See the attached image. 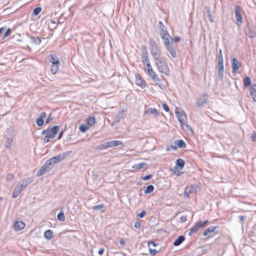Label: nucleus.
<instances>
[{
	"label": "nucleus",
	"instance_id": "nucleus-63",
	"mask_svg": "<svg viewBox=\"0 0 256 256\" xmlns=\"http://www.w3.org/2000/svg\"><path fill=\"white\" fill-rule=\"evenodd\" d=\"M240 220H241L242 222L244 223V220H245V217L242 216H241L240 217Z\"/></svg>",
	"mask_w": 256,
	"mask_h": 256
},
{
	"label": "nucleus",
	"instance_id": "nucleus-49",
	"mask_svg": "<svg viewBox=\"0 0 256 256\" xmlns=\"http://www.w3.org/2000/svg\"><path fill=\"white\" fill-rule=\"evenodd\" d=\"M242 23V17H236V24L238 26H240Z\"/></svg>",
	"mask_w": 256,
	"mask_h": 256
},
{
	"label": "nucleus",
	"instance_id": "nucleus-11",
	"mask_svg": "<svg viewBox=\"0 0 256 256\" xmlns=\"http://www.w3.org/2000/svg\"><path fill=\"white\" fill-rule=\"evenodd\" d=\"M246 34L250 38H254L256 36L254 30L250 26H248L245 30Z\"/></svg>",
	"mask_w": 256,
	"mask_h": 256
},
{
	"label": "nucleus",
	"instance_id": "nucleus-1",
	"mask_svg": "<svg viewBox=\"0 0 256 256\" xmlns=\"http://www.w3.org/2000/svg\"><path fill=\"white\" fill-rule=\"evenodd\" d=\"M150 53L158 71L168 76L170 70L166 58L162 56L160 48L155 42H150Z\"/></svg>",
	"mask_w": 256,
	"mask_h": 256
},
{
	"label": "nucleus",
	"instance_id": "nucleus-21",
	"mask_svg": "<svg viewBox=\"0 0 256 256\" xmlns=\"http://www.w3.org/2000/svg\"><path fill=\"white\" fill-rule=\"evenodd\" d=\"M217 228L216 226H210L208 228H206L204 234L203 236H208V237L212 236V235L210 234L214 232L215 230Z\"/></svg>",
	"mask_w": 256,
	"mask_h": 256
},
{
	"label": "nucleus",
	"instance_id": "nucleus-46",
	"mask_svg": "<svg viewBox=\"0 0 256 256\" xmlns=\"http://www.w3.org/2000/svg\"><path fill=\"white\" fill-rule=\"evenodd\" d=\"M30 39L36 45L40 44L41 42L40 39L38 37H32Z\"/></svg>",
	"mask_w": 256,
	"mask_h": 256
},
{
	"label": "nucleus",
	"instance_id": "nucleus-7",
	"mask_svg": "<svg viewBox=\"0 0 256 256\" xmlns=\"http://www.w3.org/2000/svg\"><path fill=\"white\" fill-rule=\"evenodd\" d=\"M149 76L151 77L152 80L155 82L161 88L160 86V78L158 77V76L156 74V72L153 70L152 68H149L147 70Z\"/></svg>",
	"mask_w": 256,
	"mask_h": 256
},
{
	"label": "nucleus",
	"instance_id": "nucleus-48",
	"mask_svg": "<svg viewBox=\"0 0 256 256\" xmlns=\"http://www.w3.org/2000/svg\"><path fill=\"white\" fill-rule=\"evenodd\" d=\"M14 178V176L12 174L10 173L6 176V180L8 181H12Z\"/></svg>",
	"mask_w": 256,
	"mask_h": 256
},
{
	"label": "nucleus",
	"instance_id": "nucleus-37",
	"mask_svg": "<svg viewBox=\"0 0 256 256\" xmlns=\"http://www.w3.org/2000/svg\"><path fill=\"white\" fill-rule=\"evenodd\" d=\"M196 223L200 229L201 228H203L205 227L208 224V220H206L204 222L200 221V222H198Z\"/></svg>",
	"mask_w": 256,
	"mask_h": 256
},
{
	"label": "nucleus",
	"instance_id": "nucleus-30",
	"mask_svg": "<svg viewBox=\"0 0 256 256\" xmlns=\"http://www.w3.org/2000/svg\"><path fill=\"white\" fill-rule=\"evenodd\" d=\"M44 237L48 240H50L53 237V232L52 230H47L44 232Z\"/></svg>",
	"mask_w": 256,
	"mask_h": 256
},
{
	"label": "nucleus",
	"instance_id": "nucleus-56",
	"mask_svg": "<svg viewBox=\"0 0 256 256\" xmlns=\"http://www.w3.org/2000/svg\"><path fill=\"white\" fill-rule=\"evenodd\" d=\"M162 108L164 110L166 111V112H168L169 111L168 106H167L166 104H162Z\"/></svg>",
	"mask_w": 256,
	"mask_h": 256
},
{
	"label": "nucleus",
	"instance_id": "nucleus-23",
	"mask_svg": "<svg viewBox=\"0 0 256 256\" xmlns=\"http://www.w3.org/2000/svg\"><path fill=\"white\" fill-rule=\"evenodd\" d=\"M158 27L159 30V34L160 35H162V34L166 33L168 32L166 28L164 25L161 21H160L158 23Z\"/></svg>",
	"mask_w": 256,
	"mask_h": 256
},
{
	"label": "nucleus",
	"instance_id": "nucleus-2",
	"mask_svg": "<svg viewBox=\"0 0 256 256\" xmlns=\"http://www.w3.org/2000/svg\"><path fill=\"white\" fill-rule=\"evenodd\" d=\"M32 181V179L31 178H29L26 179H24L20 182L18 183L14 190L12 197L13 198L18 197L20 192L26 188L28 185Z\"/></svg>",
	"mask_w": 256,
	"mask_h": 256
},
{
	"label": "nucleus",
	"instance_id": "nucleus-22",
	"mask_svg": "<svg viewBox=\"0 0 256 256\" xmlns=\"http://www.w3.org/2000/svg\"><path fill=\"white\" fill-rule=\"evenodd\" d=\"M240 64L236 58H234L232 60V68L234 72H236L240 68Z\"/></svg>",
	"mask_w": 256,
	"mask_h": 256
},
{
	"label": "nucleus",
	"instance_id": "nucleus-4",
	"mask_svg": "<svg viewBox=\"0 0 256 256\" xmlns=\"http://www.w3.org/2000/svg\"><path fill=\"white\" fill-rule=\"evenodd\" d=\"M166 48L169 54H168V56L170 59L176 58L177 57V54L176 52L175 48L173 46L172 42L166 45Z\"/></svg>",
	"mask_w": 256,
	"mask_h": 256
},
{
	"label": "nucleus",
	"instance_id": "nucleus-51",
	"mask_svg": "<svg viewBox=\"0 0 256 256\" xmlns=\"http://www.w3.org/2000/svg\"><path fill=\"white\" fill-rule=\"evenodd\" d=\"M51 138L48 136V134H46V136L43 139V142L44 144H46L50 141V139Z\"/></svg>",
	"mask_w": 256,
	"mask_h": 256
},
{
	"label": "nucleus",
	"instance_id": "nucleus-55",
	"mask_svg": "<svg viewBox=\"0 0 256 256\" xmlns=\"http://www.w3.org/2000/svg\"><path fill=\"white\" fill-rule=\"evenodd\" d=\"M152 177V174H148L143 177L142 180H147L150 179Z\"/></svg>",
	"mask_w": 256,
	"mask_h": 256
},
{
	"label": "nucleus",
	"instance_id": "nucleus-64",
	"mask_svg": "<svg viewBox=\"0 0 256 256\" xmlns=\"http://www.w3.org/2000/svg\"><path fill=\"white\" fill-rule=\"evenodd\" d=\"M50 22L52 24H56L58 22V18H56V20H52Z\"/></svg>",
	"mask_w": 256,
	"mask_h": 256
},
{
	"label": "nucleus",
	"instance_id": "nucleus-62",
	"mask_svg": "<svg viewBox=\"0 0 256 256\" xmlns=\"http://www.w3.org/2000/svg\"><path fill=\"white\" fill-rule=\"evenodd\" d=\"M218 58H222V50L221 49L219 50Z\"/></svg>",
	"mask_w": 256,
	"mask_h": 256
},
{
	"label": "nucleus",
	"instance_id": "nucleus-60",
	"mask_svg": "<svg viewBox=\"0 0 256 256\" xmlns=\"http://www.w3.org/2000/svg\"><path fill=\"white\" fill-rule=\"evenodd\" d=\"M180 40V37H178V36H177V37H174V42H179Z\"/></svg>",
	"mask_w": 256,
	"mask_h": 256
},
{
	"label": "nucleus",
	"instance_id": "nucleus-12",
	"mask_svg": "<svg viewBox=\"0 0 256 256\" xmlns=\"http://www.w3.org/2000/svg\"><path fill=\"white\" fill-rule=\"evenodd\" d=\"M161 38L164 40V45L168 44L170 43V39H172L171 36L169 34L168 32H166V33H164L162 35H160Z\"/></svg>",
	"mask_w": 256,
	"mask_h": 256
},
{
	"label": "nucleus",
	"instance_id": "nucleus-18",
	"mask_svg": "<svg viewBox=\"0 0 256 256\" xmlns=\"http://www.w3.org/2000/svg\"><path fill=\"white\" fill-rule=\"evenodd\" d=\"M158 112L156 108H148L145 110L144 112V114H150L154 116H156L158 115Z\"/></svg>",
	"mask_w": 256,
	"mask_h": 256
},
{
	"label": "nucleus",
	"instance_id": "nucleus-28",
	"mask_svg": "<svg viewBox=\"0 0 256 256\" xmlns=\"http://www.w3.org/2000/svg\"><path fill=\"white\" fill-rule=\"evenodd\" d=\"M224 71V64H218V74L220 78H222Z\"/></svg>",
	"mask_w": 256,
	"mask_h": 256
},
{
	"label": "nucleus",
	"instance_id": "nucleus-13",
	"mask_svg": "<svg viewBox=\"0 0 256 256\" xmlns=\"http://www.w3.org/2000/svg\"><path fill=\"white\" fill-rule=\"evenodd\" d=\"M66 154H60L56 156L50 158L52 160V161L54 162V163L57 164L63 160H64L66 157Z\"/></svg>",
	"mask_w": 256,
	"mask_h": 256
},
{
	"label": "nucleus",
	"instance_id": "nucleus-14",
	"mask_svg": "<svg viewBox=\"0 0 256 256\" xmlns=\"http://www.w3.org/2000/svg\"><path fill=\"white\" fill-rule=\"evenodd\" d=\"M174 144L176 146H170L172 148H173L174 150H176L178 146L181 148H184L186 146V144L183 140H176Z\"/></svg>",
	"mask_w": 256,
	"mask_h": 256
},
{
	"label": "nucleus",
	"instance_id": "nucleus-38",
	"mask_svg": "<svg viewBox=\"0 0 256 256\" xmlns=\"http://www.w3.org/2000/svg\"><path fill=\"white\" fill-rule=\"evenodd\" d=\"M47 172H48L46 171V168L43 166L42 168H40V169L38 172L37 176H40Z\"/></svg>",
	"mask_w": 256,
	"mask_h": 256
},
{
	"label": "nucleus",
	"instance_id": "nucleus-43",
	"mask_svg": "<svg viewBox=\"0 0 256 256\" xmlns=\"http://www.w3.org/2000/svg\"><path fill=\"white\" fill-rule=\"evenodd\" d=\"M204 12L205 16H212L210 12V8L208 6H206L204 8Z\"/></svg>",
	"mask_w": 256,
	"mask_h": 256
},
{
	"label": "nucleus",
	"instance_id": "nucleus-40",
	"mask_svg": "<svg viewBox=\"0 0 256 256\" xmlns=\"http://www.w3.org/2000/svg\"><path fill=\"white\" fill-rule=\"evenodd\" d=\"M154 190V186L152 184L149 185L146 187V188L144 190V194H150Z\"/></svg>",
	"mask_w": 256,
	"mask_h": 256
},
{
	"label": "nucleus",
	"instance_id": "nucleus-17",
	"mask_svg": "<svg viewBox=\"0 0 256 256\" xmlns=\"http://www.w3.org/2000/svg\"><path fill=\"white\" fill-rule=\"evenodd\" d=\"M25 227V224L22 221L14 222V228L16 231L20 230Z\"/></svg>",
	"mask_w": 256,
	"mask_h": 256
},
{
	"label": "nucleus",
	"instance_id": "nucleus-50",
	"mask_svg": "<svg viewBox=\"0 0 256 256\" xmlns=\"http://www.w3.org/2000/svg\"><path fill=\"white\" fill-rule=\"evenodd\" d=\"M250 138L252 142L256 141V132H252V133L251 134Z\"/></svg>",
	"mask_w": 256,
	"mask_h": 256
},
{
	"label": "nucleus",
	"instance_id": "nucleus-52",
	"mask_svg": "<svg viewBox=\"0 0 256 256\" xmlns=\"http://www.w3.org/2000/svg\"><path fill=\"white\" fill-rule=\"evenodd\" d=\"M146 214V212L144 210L142 211L141 212L138 214V216L142 218Z\"/></svg>",
	"mask_w": 256,
	"mask_h": 256
},
{
	"label": "nucleus",
	"instance_id": "nucleus-61",
	"mask_svg": "<svg viewBox=\"0 0 256 256\" xmlns=\"http://www.w3.org/2000/svg\"><path fill=\"white\" fill-rule=\"evenodd\" d=\"M104 248H100L99 250H98V253L100 255H102L104 253Z\"/></svg>",
	"mask_w": 256,
	"mask_h": 256
},
{
	"label": "nucleus",
	"instance_id": "nucleus-5",
	"mask_svg": "<svg viewBox=\"0 0 256 256\" xmlns=\"http://www.w3.org/2000/svg\"><path fill=\"white\" fill-rule=\"evenodd\" d=\"M9 134L10 135V137L8 138L6 142H5V146L7 148H10L11 147L13 142V138L15 136V132H14V130L12 128H10L8 130Z\"/></svg>",
	"mask_w": 256,
	"mask_h": 256
},
{
	"label": "nucleus",
	"instance_id": "nucleus-44",
	"mask_svg": "<svg viewBox=\"0 0 256 256\" xmlns=\"http://www.w3.org/2000/svg\"><path fill=\"white\" fill-rule=\"evenodd\" d=\"M88 128L89 127L84 124H81L79 127L80 130L82 132H85Z\"/></svg>",
	"mask_w": 256,
	"mask_h": 256
},
{
	"label": "nucleus",
	"instance_id": "nucleus-53",
	"mask_svg": "<svg viewBox=\"0 0 256 256\" xmlns=\"http://www.w3.org/2000/svg\"><path fill=\"white\" fill-rule=\"evenodd\" d=\"M10 32H11V30L10 28H8L6 32L5 33L4 36V38H6L10 34Z\"/></svg>",
	"mask_w": 256,
	"mask_h": 256
},
{
	"label": "nucleus",
	"instance_id": "nucleus-34",
	"mask_svg": "<svg viewBox=\"0 0 256 256\" xmlns=\"http://www.w3.org/2000/svg\"><path fill=\"white\" fill-rule=\"evenodd\" d=\"M185 190L186 191V193H192L196 192V188L194 186H190L186 187L185 188Z\"/></svg>",
	"mask_w": 256,
	"mask_h": 256
},
{
	"label": "nucleus",
	"instance_id": "nucleus-24",
	"mask_svg": "<svg viewBox=\"0 0 256 256\" xmlns=\"http://www.w3.org/2000/svg\"><path fill=\"white\" fill-rule=\"evenodd\" d=\"M208 101V96L206 94H205V96H204L203 98H200L198 99L197 104L198 106H202L203 104H206Z\"/></svg>",
	"mask_w": 256,
	"mask_h": 256
},
{
	"label": "nucleus",
	"instance_id": "nucleus-26",
	"mask_svg": "<svg viewBox=\"0 0 256 256\" xmlns=\"http://www.w3.org/2000/svg\"><path fill=\"white\" fill-rule=\"evenodd\" d=\"M60 64V62L56 64H52L50 70L52 74H56L58 72Z\"/></svg>",
	"mask_w": 256,
	"mask_h": 256
},
{
	"label": "nucleus",
	"instance_id": "nucleus-19",
	"mask_svg": "<svg viewBox=\"0 0 256 256\" xmlns=\"http://www.w3.org/2000/svg\"><path fill=\"white\" fill-rule=\"evenodd\" d=\"M249 89L252 98L256 102V84L251 85Z\"/></svg>",
	"mask_w": 256,
	"mask_h": 256
},
{
	"label": "nucleus",
	"instance_id": "nucleus-47",
	"mask_svg": "<svg viewBox=\"0 0 256 256\" xmlns=\"http://www.w3.org/2000/svg\"><path fill=\"white\" fill-rule=\"evenodd\" d=\"M42 10V8L40 7H37L35 8L32 12V14L34 16H38Z\"/></svg>",
	"mask_w": 256,
	"mask_h": 256
},
{
	"label": "nucleus",
	"instance_id": "nucleus-57",
	"mask_svg": "<svg viewBox=\"0 0 256 256\" xmlns=\"http://www.w3.org/2000/svg\"><path fill=\"white\" fill-rule=\"evenodd\" d=\"M223 58H218V64H224Z\"/></svg>",
	"mask_w": 256,
	"mask_h": 256
},
{
	"label": "nucleus",
	"instance_id": "nucleus-42",
	"mask_svg": "<svg viewBox=\"0 0 256 256\" xmlns=\"http://www.w3.org/2000/svg\"><path fill=\"white\" fill-rule=\"evenodd\" d=\"M95 122V118L93 117H90L87 120V124L90 126H93Z\"/></svg>",
	"mask_w": 256,
	"mask_h": 256
},
{
	"label": "nucleus",
	"instance_id": "nucleus-54",
	"mask_svg": "<svg viewBox=\"0 0 256 256\" xmlns=\"http://www.w3.org/2000/svg\"><path fill=\"white\" fill-rule=\"evenodd\" d=\"M186 220H187V218H186V216H182L180 218V222H186Z\"/></svg>",
	"mask_w": 256,
	"mask_h": 256
},
{
	"label": "nucleus",
	"instance_id": "nucleus-20",
	"mask_svg": "<svg viewBox=\"0 0 256 256\" xmlns=\"http://www.w3.org/2000/svg\"><path fill=\"white\" fill-rule=\"evenodd\" d=\"M54 164L50 158L47 160L44 165V166L46 168V171L49 172L54 166Z\"/></svg>",
	"mask_w": 256,
	"mask_h": 256
},
{
	"label": "nucleus",
	"instance_id": "nucleus-9",
	"mask_svg": "<svg viewBox=\"0 0 256 256\" xmlns=\"http://www.w3.org/2000/svg\"><path fill=\"white\" fill-rule=\"evenodd\" d=\"M60 127L58 126H53L49 131L47 132L46 134H48V136L51 138H54L56 134L58 132Z\"/></svg>",
	"mask_w": 256,
	"mask_h": 256
},
{
	"label": "nucleus",
	"instance_id": "nucleus-58",
	"mask_svg": "<svg viewBox=\"0 0 256 256\" xmlns=\"http://www.w3.org/2000/svg\"><path fill=\"white\" fill-rule=\"evenodd\" d=\"M134 227L139 229L140 228V222H136L134 224Z\"/></svg>",
	"mask_w": 256,
	"mask_h": 256
},
{
	"label": "nucleus",
	"instance_id": "nucleus-8",
	"mask_svg": "<svg viewBox=\"0 0 256 256\" xmlns=\"http://www.w3.org/2000/svg\"><path fill=\"white\" fill-rule=\"evenodd\" d=\"M142 62L144 64L147 65L148 64H150V60L148 58V53L145 47L142 50Z\"/></svg>",
	"mask_w": 256,
	"mask_h": 256
},
{
	"label": "nucleus",
	"instance_id": "nucleus-59",
	"mask_svg": "<svg viewBox=\"0 0 256 256\" xmlns=\"http://www.w3.org/2000/svg\"><path fill=\"white\" fill-rule=\"evenodd\" d=\"M52 120V117L50 116H48V118L46 120V123L48 124L51 120Z\"/></svg>",
	"mask_w": 256,
	"mask_h": 256
},
{
	"label": "nucleus",
	"instance_id": "nucleus-6",
	"mask_svg": "<svg viewBox=\"0 0 256 256\" xmlns=\"http://www.w3.org/2000/svg\"><path fill=\"white\" fill-rule=\"evenodd\" d=\"M122 144V142L120 140H112L104 143V144H102V148L106 149L108 148H112L121 145Z\"/></svg>",
	"mask_w": 256,
	"mask_h": 256
},
{
	"label": "nucleus",
	"instance_id": "nucleus-16",
	"mask_svg": "<svg viewBox=\"0 0 256 256\" xmlns=\"http://www.w3.org/2000/svg\"><path fill=\"white\" fill-rule=\"evenodd\" d=\"M46 116V114L45 112H42L38 118L36 120V123L38 126H42L44 124V118Z\"/></svg>",
	"mask_w": 256,
	"mask_h": 256
},
{
	"label": "nucleus",
	"instance_id": "nucleus-31",
	"mask_svg": "<svg viewBox=\"0 0 256 256\" xmlns=\"http://www.w3.org/2000/svg\"><path fill=\"white\" fill-rule=\"evenodd\" d=\"M50 62L52 64H56V63H60L58 58L57 56L54 55V54H50Z\"/></svg>",
	"mask_w": 256,
	"mask_h": 256
},
{
	"label": "nucleus",
	"instance_id": "nucleus-25",
	"mask_svg": "<svg viewBox=\"0 0 256 256\" xmlns=\"http://www.w3.org/2000/svg\"><path fill=\"white\" fill-rule=\"evenodd\" d=\"M185 240V237L184 236H179L174 242V246H178L180 245Z\"/></svg>",
	"mask_w": 256,
	"mask_h": 256
},
{
	"label": "nucleus",
	"instance_id": "nucleus-39",
	"mask_svg": "<svg viewBox=\"0 0 256 256\" xmlns=\"http://www.w3.org/2000/svg\"><path fill=\"white\" fill-rule=\"evenodd\" d=\"M47 172H48L46 171V168L43 166L42 168H40V169L38 172L37 176H40Z\"/></svg>",
	"mask_w": 256,
	"mask_h": 256
},
{
	"label": "nucleus",
	"instance_id": "nucleus-35",
	"mask_svg": "<svg viewBox=\"0 0 256 256\" xmlns=\"http://www.w3.org/2000/svg\"><path fill=\"white\" fill-rule=\"evenodd\" d=\"M124 112L120 111L118 112L116 116L115 117L114 120L116 122H118L124 117Z\"/></svg>",
	"mask_w": 256,
	"mask_h": 256
},
{
	"label": "nucleus",
	"instance_id": "nucleus-32",
	"mask_svg": "<svg viewBox=\"0 0 256 256\" xmlns=\"http://www.w3.org/2000/svg\"><path fill=\"white\" fill-rule=\"evenodd\" d=\"M244 88L248 87V86H250L252 85L251 84V80L250 77L246 76L244 79Z\"/></svg>",
	"mask_w": 256,
	"mask_h": 256
},
{
	"label": "nucleus",
	"instance_id": "nucleus-29",
	"mask_svg": "<svg viewBox=\"0 0 256 256\" xmlns=\"http://www.w3.org/2000/svg\"><path fill=\"white\" fill-rule=\"evenodd\" d=\"M200 229L197 223L196 222L195 224L190 230V232H188V234L190 236H192V234L196 232Z\"/></svg>",
	"mask_w": 256,
	"mask_h": 256
},
{
	"label": "nucleus",
	"instance_id": "nucleus-36",
	"mask_svg": "<svg viewBox=\"0 0 256 256\" xmlns=\"http://www.w3.org/2000/svg\"><path fill=\"white\" fill-rule=\"evenodd\" d=\"M146 165L145 162H140L138 164H135L132 166V168L134 169L140 170L144 168V166Z\"/></svg>",
	"mask_w": 256,
	"mask_h": 256
},
{
	"label": "nucleus",
	"instance_id": "nucleus-15",
	"mask_svg": "<svg viewBox=\"0 0 256 256\" xmlns=\"http://www.w3.org/2000/svg\"><path fill=\"white\" fill-rule=\"evenodd\" d=\"M157 244L153 242H150L148 243V249L150 254L154 256L158 252V250L152 248V246L154 247Z\"/></svg>",
	"mask_w": 256,
	"mask_h": 256
},
{
	"label": "nucleus",
	"instance_id": "nucleus-45",
	"mask_svg": "<svg viewBox=\"0 0 256 256\" xmlns=\"http://www.w3.org/2000/svg\"><path fill=\"white\" fill-rule=\"evenodd\" d=\"M104 208V204H100L99 205L95 206H92V208L95 210H102Z\"/></svg>",
	"mask_w": 256,
	"mask_h": 256
},
{
	"label": "nucleus",
	"instance_id": "nucleus-41",
	"mask_svg": "<svg viewBox=\"0 0 256 256\" xmlns=\"http://www.w3.org/2000/svg\"><path fill=\"white\" fill-rule=\"evenodd\" d=\"M241 8L238 6H236L234 8V12H235V16H242V14L240 12Z\"/></svg>",
	"mask_w": 256,
	"mask_h": 256
},
{
	"label": "nucleus",
	"instance_id": "nucleus-10",
	"mask_svg": "<svg viewBox=\"0 0 256 256\" xmlns=\"http://www.w3.org/2000/svg\"><path fill=\"white\" fill-rule=\"evenodd\" d=\"M136 83L138 86H140L142 88L146 86L144 80H143L142 76L138 74L136 75Z\"/></svg>",
	"mask_w": 256,
	"mask_h": 256
},
{
	"label": "nucleus",
	"instance_id": "nucleus-3",
	"mask_svg": "<svg viewBox=\"0 0 256 256\" xmlns=\"http://www.w3.org/2000/svg\"><path fill=\"white\" fill-rule=\"evenodd\" d=\"M175 112L176 116L178 118V121L180 122L182 126L183 127V128H184L186 130H189L190 132H192V128L188 124H185L184 123L186 119L185 112L180 108H176Z\"/></svg>",
	"mask_w": 256,
	"mask_h": 256
},
{
	"label": "nucleus",
	"instance_id": "nucleus-33",
	"mask_svg": "<svg viewBox=\"0 0 256 256\" xmlns=\"http://www.w3.org/2000/svg\"><path fill=\"white\" fill-rule=\"evenodd\" d=\"M184 166V162L182 159L178 158L176 160V166L182 169Z\"/></svg>",
	"mask_w": 256,
	"mask_h": 256
},
{
	"label": "nucleus",
	"instance_id": "nucleus-27",
	"mask_svg": "<svg viewBox=\"0 0 256 256\" xmlns=\"http://www.w3.org/2000/svg\"><path fill=\"white\" fill-rule=\"evenodd\" d=\"M63 208H61L60 210V212L58 214L57 216V218L58 220L60 222H64L65 220V216L64 214Z\"/></svg>",
	"mask_w": 256,
	"mask_h": 256
}]
</instances>
